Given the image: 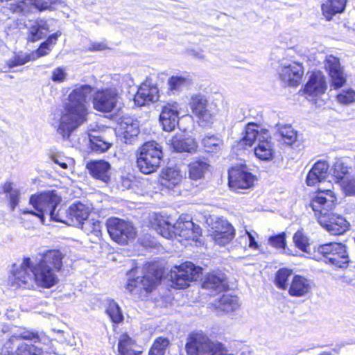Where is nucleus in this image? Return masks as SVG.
I'll return each instance as SVG.
<instances>
[{
  "label": "nucleus",
  "instance_id": "1",
  "mask_svg": "<svg viewBox=\"0 0 355 355\" xmlns=\"http://www.w3.org/2000/svg\"><path fill=\"white\" fill-rule=\"evenodd\" d=\"M336 200L337 198L334 191L320 186L310 202V207L319 223L334 235L343 234L348 230L349 225L344 217L332 212Z\"/></svg>",
  "mask_w": 355,
  "mask_h": 355
},
{
  "label": "nucleus",
  "instance_id": "2",
  "mask_svg": "<svg viewBox=\"0 0 355 355\" xmlns=\"http://www.w3.org/2000/svg\"><path fill=\"white\" fill-rule=\"evenodd\" d=\"M61 198L55 192L42 193L31 196L29 202L35 211L24 209L22 213L31 214L40 218L44 223V218L49 216L51 220L71 225L69 207L66 209L60 205Z\"/></svg>",
  "mask_w": 355,
  "mask_h": 355
},
{
  "label": "nucleus",
  "instance_id": "3",
  "mask_svg": "<svg viewBox=\"0 0 355 355\" xmlns=\"http://www.w3.org/2000/svg\"><path fill=\"white\" fill-rule=\"evenodd\" d=\"M150 222L152 227L166 239L178 235L186 240L194 241L200 234V227L191 220L182 221L179 219L174 223V220L170 216L153 214L150 216Z\"/></svg>",
  "mask_w": 355,
  "mask_h": 355
},
{
  "label": "nucleus",
  "instance_id": "4",
  "mask_svg": "<svg viewBox=\"0 0 355 355\" xmlns=\"http://www.w3.org/2000/svg\"><path fill=\"white\" fill-rule=\"evenodd\" d=\"M62 259L63 254L59 250H49L44 253L42 260L30 268L34 283L44 288L54 286L58 281L56 272L62 266Z\"/></svg>",
  "mask_w": 355,
  "mask_h": 355
},
{
  "label": "nucleus",
  "instance_id": "5",
  "mask_svg": "<svg viewBox=\"0 0 355 355\" xmlns=\"http://www.w3.org/2000/svg\"><path fill=\"white\" fill-rule=\"evenodd\" d=\"M28 341L40 342L39 334L35 331L19 329L13 331L4 343L1 355H41L42 350Z\"/></svg>",
  "mask_w": 355,
  "mask_h": 355
},
{
  "label": "nucleus",
  "instance_id": "6",
  "mask_svg": "<svg viewBox=\"0 0 355 355\" xmlns=\"http://www.w3.org/2000/svg\"><path fill=\"white\" fill-rule=\"evenodd\" d=\"M254 143V154L261 160H270L274 157L275 150L268 130L259 128L255 123H249L245 135L240 141L241 145L252 146Z\"/></svg>",
  "mask_w": 355,
  "mask_h": 355
},
{
  "label": "nucleus",
  "instance_id": "7",
  "mask_svg": "<svg viewBox=\"0 0 355 355\" xmlns=\"http://www.w3.org/2000/svg\"><path fill=\"white\" fill-rule=\"evenodd\" d=\"M185 350L187 355H230L221 343L212 340L202 331L188 335Z\"/></svg>",
  "mask_w": 355,
  "mask_h": 355
},
{
  "label": "nucleus",
  "instance_id": "8",
  "mask_svg": "<svg viewBox=\"0 0 355 355\" xmlns=\"http://www.w3.org/2000/svg\"><path fill=\"white\" fill-rule=\"evenodd\" d=\"M162 157V150L159 144L154 141L146 142L139 148L137 167L144 174L153 173L159 168Z\"/></svg>",
  "mask_w": 355,
  "mask_h": 355
},
{
  "label": "nucleus",
  "instance_id": "9",
  "mask_svg": "<svg viewBox=\"0 0 355 355\" xmlns=\"http://www.w3.org/2000/svg\"><path fill=\"white\" fill-rule=\"evenodd\" d=\"M152 269L141 272L140 275L132 277L135 271H131L127 284V289L133 295L139 297L146 296L155 288L160 281L158 272H153Z\"/></svg>",
  "mask_w": 355,
  "mask_h": 355
},
{
  "label": "nucleus",
  "instance_id": "10",
  "mask_svg": "<svg viewBox=\"0 0 355 355\" xmlns=\"http://www.w3.org/2000/svg\"><path fill=\"white\" fill-rule=\"evenodd\" d=\"M86 120V112H55L51 125L62 138L67 139Z\"/></svg>",
  "mask_w": 355,
  "mask_h": 355
},
{
  "label": "nucleus",
  "instance_id": "11",
  "mask_svg": "<svg viewBox=\"0 0 355 355\" xmlns=\"http://www.w3.org/2000/svg\"><path fill=\"white\" fill-rule=\"evenodd\" d=\"M92 103L96 111H121L123 105L122 98L114 87L96 91L93 95Z\"/></svg>",
  "mask_w": 355,
  "mask_h": 355
},
{
  "label": "nucleus",
  "instance_id": "12",
  "mask_svg": "<svg viewBox=\"0 0 355 355\" xmlns=\"http://www.w3.org/2000/svg\"><path fill=\"white\" fill-rule=\"evenodd\" d=\"M202 268L196 266L191 262H185L180 266H175L170 272L172 284L176 288H185L190 282L196 281L202 274Z\"/></svg>",
  "mask_w": 355,
  "mask_h": 355
},
{
  "label": "nucleus",
  "instance_id": "13",
  "mask_svg": "<svg viewBox=\"0 0 355 355\" xmlns=\"http://www.w3.org/2000/svg\"><path fill=\"white\" fill-rule=\"evenodd\" d=\"M105 117L109 119L112 125H115L116 131L123 136L125 143H130L132 139L139 132V121L129 116H123L119 112H107Z\"/></svg>",
  "mask_w": 355,
  "mask_h": 355
},
{
  "label": "nucleus",
  "instance_id": "14",
  "mask_svg": "<svg viewBox=\"0 0 355 355\" xmlns=\"http://www.w3.org/2000/svg\"><path fill=\"white\" fill-rule=\"evenodd\" d=\"M318 251L322 254L325 262L338 268H345L349 263V257L345 245L340 243H329L318 247Z\"/></svg>",
  "mask_w": 355,
  "mask_h": 355
},
{
  "label": "nucleus",
  "instance_id": "15",
  "mask_svg": "<svg viewBox=\"0 0 355 355\" xmlns=\"http://www.w3.org/2000/svg\"><path fill=\"white\" fill-rule=\"evenodd\" d=\"M107 230L110 237L119 244H125L136 234L132 225L118 218H111L107 221Z\"/></svg>",
  "mask_w": 355,
  "mask_h": 355
},
{
  "label": "nucleus",
  "instance_id": "16",
  "mask_svg": "<svg viewBox=\"0 0 355 355\" xmlns=\"http://www.w3.org/2000/svg\"><path fill=\"white\" fill-rule=\"evenodd\" d=\"M279 79L284 85L296 87L304 75V67L300 62L283 60L277 69Z\"/></svg>",
  "mask_w": 355,
  "mask_h": 355
},
{
  "label": "nucleus",
  "instance_id": "17",
  "mask_svg": "<svg viewBox=\"0 0 355 355\" xmlns=\"http://www.w3.org/2000/svg\"><path fill=\"white\" fill-rule=\"evenodd\" d=\"M10 281L12 286L31 288L34 286L33 275L30 270L33 264L30 258H24L20 264H14Z\"/></svg>",
  "mask_w": 355,
  "mask_h": 355
},
{
  "label": "nucleus",
  "instance_id": "18",
  "mask_svg": "<svg viewBox=\"0 0 355 355\" xmlns=\"http://www.w3.org/2000/svg\"><path fill=\"white\" fill-rule=\"evenodd\" d=\"M93 88L89 85L76 87L68 96L66 111H87Z\"/></svg>",
  "mask_w": 355,
  "mask_h": 355
},
{
  "label": "nucleus",
  "instance_id": "19",
  "mask_svg": "<svg viewBox=\"0 0 355 355\" xmlns=\"http://www.w3.org/2000/svg\"><path fill=\"white\" fill-rule=\"evenodd\" d=\"M254 176L245 166L232 167L228 173V184L234 191L247 189L253 186Z\"/></svg>",
  "mask_w": 355,
  "mask_h": 355
},
{
  "label": "nucleus",
  "instance_id": "20",
  "mask_svg": "<svg viewBox=\"0 0 355 355\" xmlns=\"http://www.w3.org/2000/svg\"><path fill=\"white\" fill-rule=\"evenodd\" d=\"M324 68L330 78L331 86L337 89L345 85L347 81V75L340 60L332 55H327L324 60Z\"/></svg>",
  "mask_w": 355,
  "mask_h": 355
},
{
  "label": "nucleus",
  "instance_id": "21",
  "mask_svg": "<svg viewBox=\"0 0 355 355\" xmlns=\"http://www.w3.org/2000/svg\"><path fill=\"white\" fill-rule=\"evenodd\" d=\"M89 148L94 152L102 153L108 150L112 146V140L108 138L106 131L98 125H89L87 129Z\"/></svg>",
  "mask_w": 355,
  "mask_h": 355
},
{
  "label": "nucleus",
  "instance_id": "22",
  "mask_svg": "<svg viewBox=\"0 0 355 355\" xmlns=\"http://www.w3.org/2000/svg\"><path fill=\"white\" fill-rule=\"evenodd\" d=\"M21 23L19 28H21ZM23 26L26 29V39L28 42H35L45 37L50 31L49 24L46 20H28L24 22Z\"/></svg>",
  "mask_w": 355,
  "mask_h": 355
},
{
  "label": "nucleus",
  "instance_id": "23",
  "mask_svg": "<svg viewBox=\"0 0 355 355\" xmlns=\"http://www.w3.org/2000/svg\"><path fill=\"white\" fill-rule=\"evenodd\" d=\"M210 234L215 243L224 246L229 243L234 236V229L225 220H216L211 227Z\"/></svg>",
  "mask_w": 355,
  "mask_h": 355
},
{
  "label": "nucleus",
  "instance_id": "24",
  "mask_svg": "<svg viewBox=\"0 0 355 355\" xmlns=\"http://www.w3.org/2000/svg\"><path fill=\"white\" fill-rule=\"evenodd\" d=\"M327 89L326 78L322 71H318L313 72L309 76L304 86V92L310 96H318L324 94Z\"/></svg>",
  "mask_w": 355,
  "mask_h": 355
},
{
  "label": "nucleus",
  "instance_id": "25",
  "mask_svg": "<svg viewBox=\"0 0 355 355\" xmlns=\"http://www.w3.org/2000/svg\"><path fill=\"white\" fill-rule=\"evenodd\" d=\"M87 168L94 178L107 183L110 180V164L104 160L92 161L87 164Z\"/></svg>",
  "mask_w": 355,
  "mask_h": 355
},
{
  "label": "nucleus",
  "instance_id": "26",
  "mask_svg": "<svg viewBox=\"0 0 355 355\" xmlns=\"http://www.w3.org/2000/svg\"><path fill=\"white\" fill-rule=\"evenodd\" d=\"M57 0H23L19 2L18 8L24 15L51 10L52 5Z\"/></svg>",
  "mask_w": 355,
  "mask_h": 355
},
{
  "label": "nucleus",
  "instance_id": "27",
  "mask_svg": "<svg viewBox=\"0 0 355 355\" xmlns=\"http://www.w3.org/2000/svg\"><path fill=\"white\" fill-rule=\"evenodd\" d=\"M311 290V281L303 276L295 275L288 286V292L291 296L301 297Z\"/></svg>",
  "mask_w": 355,
  "mask_h": 355
},
{
  "label": "nucleus",
  "instance_id": "28",
  "mask_svg": "<svg viewBox=\"0 0 355 355\" xmlns=\"http://www.w3.org/2000/svg\"><path fill=\"white\" fill-rule=\"evenodd\" d=\"M89 209L85 205L78 202L72 204L69 207V216L71 220H72V226H79L85 220H86L89 216Z\"/></svg>",
  "mask_w": 355,
  "mask_h": 355
},
{
  "label": "nucleus",
  "instance_id": "29",
  "mask_svg": "<svg viewBox=\"0 0 355 355\" xmlns=\"http://www.w3.org/2000/svg\"><path fill=\"white\" fill-rule=\"evenodd\" d=\"M202 287L211 291L220 292L227 287L224 274L210 273L202 283Z\"/></svg>",
  "mask_w": 355,
  "mask_h": 355
},
{
  "label": "nucleus",
  "instance_id": "30",
  "mask_svg": "<svg viewBox=\"0 0 355 355\" xmlns=\"http://www.w3.org/2000/svg\"><path fill=\"white\" fill-rule=\"evenodd\" d=\"M157 89L149 88L146 85H144L139 88L135 96L134 102L137 106L141 107L148 104L149 103L157 101Z\"/></svg>",
  "mask_w": 355,
  "mask_h": 355
},
{
  "label": "nucleus",
  "instance_id": "31",
  "mask_svg": "<svg viewBox=\"0 0 355 355\" xmlns=\"http://www.w3.org/2000/svg\"><path fill=\"white\" fill-rule=\"evenodd\" d=\"M214 305L216 309L227 313L234 311L240 306L238 297L230 294L223 295Z\"/></svg>",
  "mask_w": 355,
  "mask_h": 355
},
{
  "label": "nucleus",
  "instance_id": "32",
  "mask_svg": "<svg viewBox=\"0 0 355 355\" xmlns=\"http://www.w3.org/2000/svg\"><path fill=\"white\" fill-rule=\"evenodd\" d=\"M182 179L180 171L175 168H167L162 173L161 184L168 189L178 185Z\"/></svg>",
  "mask_w": 355,
  "mask_h": 355
},
{
  "label": "nucleus",
  "instance_id": "33",
  "mask_svg": "<svg viewBox=\"0 0 355 355\" xmlns=\"http://www.w3.org/2000/svg\"><path fill=\"white\" fill-rule=\"evenodd\" d=\"M347 0H327L322 4V10L327 20H330L333 15L343 12Z\"/></svg>",
  "mask_w": 355,
  "mask_h": 355
},
{
  "label": "nucleus",
  "instance_id": "34",
  "mask_svg": "<svg viewBox=\"0 0 355 355\" xmlns=\"http://www.w3.org/2000/svg\"><path fill=\"white\" fill-rule=\"evenodd\" d=\"M277 126L278 132L284 144L290 146H295L297 142V131L288 124H279Z\"/></svg>",
  "mask_w": 355,
  "mask_h": 355
},
{
  "label": "nucleus",
  "instance_id": "35",
  "mask_svg": "<svg viewBox=\"0 0 355 355\" xmlns=\"http://www.w3.org/2000/svg\"><path fill=\"white\" fill-rule=\"evenodd\" d=\"M171 145L176 152H193L196 150V144L193 139H183L181 137H173L171 139Z\"/></svg>",
  "mask_w": 355,
  "mask_h": 355
},
{
  "label": "nucleus",
  "instance_id": "36",
  "mask_svg": "<svg viewBox=\"0 0 355 355\" xmlns=\"http://www.w3.org/2000/svg\"><path fill=\"white\" fill-rule=\"evenodd\" d=\"M209 164L201 159L192 162L189 165V175L191 180L201 179L207 171Z\"/></svg>",
  "mask_w": 355,
  "mask_h": 355
},
{
  "label": "nucleus",
  "instance_id": "37",
  "mask_svg": "<svg viewBox=\"0 0 355 355\" xmlns=\"http://www.w3.org/2000/svg\"><path fill=\"white\" fill-rule=\"evenodd\" d=\"M188 105L191 111H207L209 101L205 94L196 93L190 96Z\"/></svg>",
  "mask_w": 355,
  "mask_h": 355
},
{
  "label": "nucleus",
  "instance_id": "38",
  "mask_svg": "<svg viewBox=\"0 0 355 355\" xmlns=\"http://www.w3.org/2000/svg\"><path fill=\"white\" fill-rule=\"evenodd\" d=\"M135 343L126 334L121 336L119 341V352L120 355H138L134 349Z\"/></svg>",
  "mask_w": 355,
  "mask_h": 355
},
{
  "label": "nucleus",
  "instance_id": "39",
  "mask_svg": "<svg viewBox=\"0 0 355 355\" xmlns=\"http://www.w3.org/2000/svg\"><path fill=\"white\" fill-rule=\"evenodd\" d=\"M178 112H161L159 121L165 131H172L178 124Z\"/></svg>",
  "mask_w": 355,
  "mask_h": 355
},
{
  "label": "nucleus",
  "instance_id": "40",
  "mask_svg": "<svg viewBox=\"0 0 355 355\" xmlns=\"http://www.w3.org/2000/svg\"><path fill=\"white\" fill-rule=\"evenodd\" d=\"M190 84L188 78L184 76H173L168 79L167 85L171 94H177L186 85Z\"/></svg>",
  "mask_w": 355,
  "mask_h": 355
},
{
  "label": "nucleus",
  "instance_id": "41",
  "mask_svg": "<svg viewBox=\"0 0 355 355\" xmlns=\"http://www.w3.org/2000/svg\"><path fill=\"white\" fill-rule=\"evenodd\" d=\"M106 313L114 323H119L123 320L121 308L114 300L107 301Z\"/></svg>",
  "mask_w": 355,
  "mask_h": 355
},
{
  "label": "nucleus",
  "instance_id": "42",
  "mask_svg": "<svg viewBox=\"0 0 355 355\" xmlns=\"http://www.w3.org/2000/svg\"><path fill=\"white\" fill-rule=\"evenodd\" d=\"M333 175L338 182L342 183L343 180L349 178V168L341 159H338L335 162L332 168Z\"/></svg>",
  "mask_w": 355,
  "mask_h": 355
},
{
  "label": "nucleus",
  "instance_id": "43",
  "mask_svg": "<svg viewBox=\"0 0 355 355\" xmlns=\"http://www.w3.org/2000/svg\"><path fill=\"white\" fill-rule=\"evenodd\" d=\"M35 60L34 54L30 53H16L7 61V65L10 69L15 67L24 65L26 62Z\"/></svg>",
  "mask_w": 355,
  "mask_h": 355
},
{
  "label": "nucleus",
  "instance_id": "44",
  "mask_svg": "<svg viewBox=\"0 0 355 355\" xmlns=\"http://www.w3.org/2000/svg\"><path fill=\"white\" fill-rule=\"evenodd\" d=\"M268 243L276 249L282 250L284 253L291 254L289 250L286 248V243L285 233L282 232L279 234L270 236L268 238Z\"/></svg>",
  "mask_w": 355,
  "mask_h": 355
},
{
  "label": "nucleus",
  "instance_id": "45",
  "mask_svg": "<svg viewBox=\"0 0 355 355\" xmlns=\"http://www.w3.org/2000/svg\"><path fill=\"white\" fill-rule=\"evenodd\" d=\"M202 144L208 152H216L223 146V141L216 136H206L202 139Z\"/></svg>",
  "mask_w": 355,
  "mask_h": 355
},
{
  "label": "nucleus",
  "instance_id": "46",
  "mask_svg": "<svg viewBox=\"0 0 355 355\" xmlns=\"http://www.w3.org/2000/svg\"><path fill=\"white\" fill-rule=\"evenodd\" d=\"M169 341L166 338H158L153 343L149 352V355H164Z\"/></svg>",
  "mask_w": 355,
  "mask_h": 355
},
{
  "label": "nucleus",
  "instance_id": "47",
  "mask_svg": "<svg viewBox=\"0 0 355 355\" xmlns=\"http://www.w3.org/2000/svg\"><path fill=\"white\" fill-rule=\"evenodd\" d=\"M80 226L82 230H83L87 234H93L95 236H98L101 229V223L98 220L94 219H87L80 225Z\"/></svg>",
  "mask_w": 355,
  "mask_h": 355
},
{
  "label": "nucleus",
  "instance_id": "48",
  "mask_svg": "<svg viewBox=\"0 0 355 355\" xmlns=\"http://www.w3.org/2000/svg\"><path fill=\"white\" fill-rule=\"evenodd\" d=\"M292 275V270L287 268H282L277 271L275 278V282L277 286L280 288L285 289L288 287L286 284L288 279Z\"/></svg>",
  "mask_w": 355,
  "mask_h": 355
},
{
  "label": "nucleus",
  "instance_id": "49",
  "mask_svg": "<svg viewBox=\"0 0 355 355\" xmlns=\"http://www.w3.org/2000/svg\"><path fill=\"white\" fill-rule=\"evenodd\" d=\"M337 100L342 104H350L355 102V92L352 89L343 90L337 95Z\"/></svg>",
  "mask_w": 355,
  "mask_h": 355
},
{
  "label": "nucleus",
  "instance_id": "50",
  "mask_svg": "<svg viewBox=\"0 0 355 355\" xmlns=\"http://www.w3.org/2000/svg\"><path fill=\"white\" fill-rule=\"evenodd\" d=\"M319 178L323 180H325L328 175L329 164L324 161H318L316 162L311 168Z\"/></svg>",
  "mask_w": 355,
  "mask_h": 355
},
{
  "label": "nucleus",
  "instance_id": "51",
  "mask_svg": "<svg viewBox=\"0 0 355 355\" xmlns=\"http://www.w3.org/2000/svg\"><path fill=\"white\" fill-rule=\"evenodd\" d=\"M194 119L200 126L206 127L212 123V115L211 112H193Z\"/></svg>",
  "mask_w": 355,
  "mask_h": 355
},
{
  "label": "nucleus",
  "instance_id": "52",
  "mask_svg": "<svg viewBox=\"0 0 355 355\" xmlns=\"http://www.w3.org/2000/svg\"><path fill=\"white\" fill-rule=\"evenodd\" d=\"M340 186L346 195L355 196V177L351 176L343 180Z\"/></svg>",
  "mask_w": 355,
  "mask_h": 355
},
{
  "label": "nucleus",
  "instance_id": "53",
  "mask_svg": "<svg viewBox=\"0 0 355 355\" xmlns=\"http://www.w3.org/2000/svg\"><path fill=\"white\" fill-rule=\"evenodd\" d=\"M293 241L295 245L302 251H306L308 245V239L301 230L297 231L293 236Z\"/></svg>",
  "mask_w": 355,
  "mask_h": 355
},
{
  "label": "nucleus",
  "instance_id": "54",
  "mask_svg": "<svg viewBox=\"0 0 355 355\" xmlns=\"http://www.w3.org/2000/svg\"><path fill=\"white\" fill-rule=\"evenodd\" d=\"M51 158L54 163L57 164L64 169H67L73 163L72 159L64 157L60 154L51 155Z\"/></svg>",
  "mask_w": 355,
  "mask_h": 355
},
{
  "label": "nucleus",
  "instance_id": "55",
  "mask_svg": "<svg viewBox=\"0 0 355 355\" xmlns=\"http://www.w3.org/2000/svg\"><path fill=\"white\" fill-rule=\"evenodd\" d=\"M67 73L62 67H58L52 71L51 79L54 82L61 83L66 79Z\"/></svg>",
  "mask_w": 355,
  "mask_h": 355
},
{
  "label": "nucleus",
  "instance_id": "56",
  "mask_svg": "<svg viewBox=\"0 0 355 355\" xmlns=\"http://www.w3.org/2000/svg\"><path fill=\"white\" fill-rule=\"evenodd\" d=\"M306 184L309 186H313L318 182H322L323 180L318 176V175L311 169L306 176Z\"/></svg>",
  "mask_w": 355,
  "mask_h": 355
},
{
  "label": "nucleus",
  "instance_id": "57",
  "mask_svg": "<svg viewBox=\"0 0 355 355\" xmlns=\"http://www.w3.org/2000/svg\"><path fill=\"white\" fill-rule=\"evenodd\" d=\"M241 242L242 241L247 242L249 241V247L252 249H258V244L256 242L253 236L250 234L248 231L245 232V234L240 238Z\"/></svg>",
  "mask_w": 355,
  "mask_h": 355
},
{
  "label": "nucleus",
  "instance_id": "58",
  "mask_svg": "<svg viewBox=\"0 0 355 355\" xmlns=\"http://www.w3.org/2000/svg\"><path fill=\"white\" fill-rule=\"evenodd\" d=\"M19 195V191L17 189L12 191L9 195H8L12 210H14L16 206L18 205Z\"/></svg>",
  "mask_w": 355,
  "mask_h": 355
},
{
  "label": "nucleus",
  "instance_id": "59",
  "mask_svg": "<svg viewBox=\"0 0 355 355\" xmlns=\"http://www.w3.org/2000/svg\"><path fill=\"white\" fill-rule=\"evenodd\" d=\"M62 35L61 31H58L53 34L50 35L46 40L42 44H46V46L51 48V46L56 44L58 37Z\"/></svg>",
  "mask_w": 355,
  "mask_h": 355
},
{
  "label": "nucleus",
  "instance_id": "60",
  "mask_svg": "<svg viewBox=\"0 0 355 355\" xmlns=\"http://www.w3.org/2000/svg\"><path fill=\"white\" fill-rule=\"evenodd\" d=\"M51 51V48L46 46V44H41L40 47L37 49L35 53H32L31 54H34L35 59L44 56Z\"/></svg>",
  "mask_w": 355,
  "mask_h": 355
},
{
  "label": "nucleus",
  "instance_id": "61",
  "mask_svg": "<svg viewBox=\"0 0 355 355\" xmlns=\"http://www.w3.org/2000/svg\"><path fill=\"white\" fill-rule=\"evenodd\" d=\"M106 49V44L103 42H92L89 45V51H103Z\"/></svg>",
  "mask_w": 355,
  "mask_h": 355
},
{
  "label": "nucleus",
  "instance_id": "62",
  "mask_svg": "<svg viewBox=\"0 0 355 355\" xmlns=\"http://www.w3.org/2000/svg\"><path fill=\"white\" fill-rule=\"evenodd\" d=\"M178 103L175 101H171L167 103V104L164 106L162 111H178Z\"/></svg>",
  "mask_w": 355,
  "mask_h": 355
},
{
  "label": "nucleus",
  "instance_id": "63",
  "mask_svg": "<svg viewBox=\"0 0 355 355\" xmlns=\"http://www.w3.org/2000/svg\"><path fill=\"white\" fill-rule=\"evenodd\" d=\"M3 192L8 196L16 189L12 187V184L11 182H6L3 187Z\"/></svg>",
  "mask_w": 355,
  "mask_h": 355
},
{
  "label": "nucleus",
  "instance_id": "64",
  "mask_svg": "<svg viewBox=\"0 0 355 355\" xmlns=\"http://www.w3.org/2000/svg\"><path fill=\"white\" fill-rule=\"evenodd\" d=\"M193 55L200 59H204V55L199 53H193Z\"/></svg>",
  "mask_w": 355,
  "mask_h": 355
}]
</instances>
